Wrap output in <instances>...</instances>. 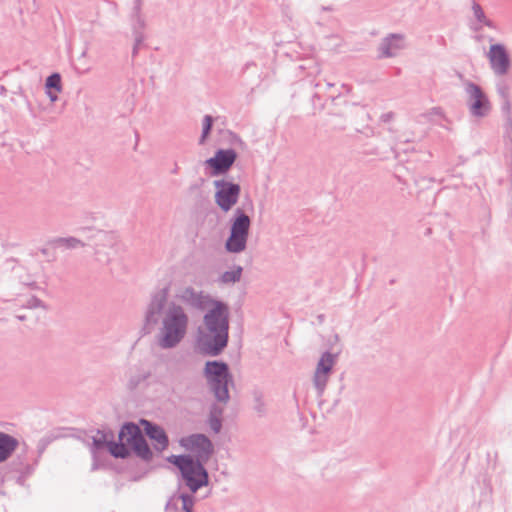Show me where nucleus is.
Here are the masks:
<instances>
[{"instance_id": "nucleus-18", "label": "nucleus", "mask_w": 512, "mask_h": 512, "mask_svg": "<svg viewBox=\"0 0 512 512\" xmlns=\"http://www.w3.org/2000/svg\"><path fill=\"white\" fill-rule=\"evenodd\" d=\"M242 267L237 266L234 267L232 270L225 271L219 278V281L222 284H233L235 282H238L242 275Z\"/></svg>"}, {"instance_id": "nucleus-11", "label": "nucleus", "mask_w": 512, "mask_h": 512, "mask_svg": "<svg viewBox=\"0 0 512 512\" xmlns=\"http://www.w3.org/2000/svg\"><path fill=\"white\" fill-rule=\"evenodd\" d=\"M236 157L237 154L233 149H220L213 157L205 161V166L211 169L212 176L224 174L231 168Z\"/></svg>"}, {"instance_id": "nucleus-13", "label": "nucleus", "mask_w": 512, "mask_h": 512, "mask_svg": "<svg viewBox=\"0 0 512 512\" xmlns=\"http://www.w3.org/2000/svg\"><path fill=\"white\" fill-rule=\"evenodd\" d=\"M405 47L406 43L404 36L400 34H392L381 42L379 51L384 57H393Z\"/></svg>"}, {"instance_id": "nucleus-25", "label": "nucleus", "mask_w": 512, "mask_h": 512, "mask_svg": "<svg viewBox=\"0 0 512 512\" xmlns=\"http://www.w3.org/2000/svg\"><path fill=\"white\" fill-rule=\"evenodd\" d=\"M141 41H142V37L141 36H137V38H136V45L134 47V51L136 50L137 46L140 44Z\"/></svg>"}, {"instance_id": "nucleus-1", "label": "nucleus", "mask_w": 512, "mask_h": 512, "mask_svg": "<svg viewBox=\"0 0 512 512\" xmlns=\"http://www.w3.org/2000/svg\"><path fill=\"white\" fill-rule=\"evenodd\" d=\"M169 294L175 300L200 311L219 302L205 291L196 290L188 283L185 275L174 274L165 287L152 295L145 314L147 323L156 324L159 321L160 312L166 305Z\"/></svg>"}, {"instance_id": "nucleus-14", "label": "nucleus", "mask_w": 512, "mask_h": 512, "mask_svg": "<svg viewBox=\"0 0 512 512\" xmlns=\"http://www.w3.org/2000/svg\"><path fill=\"white\" fill-rule=\"evenodd\" d=\"M146 434L154 441V448L158 451L164 450L168 445V438L160 427L152 425L147 421H144Z\"/></svg>"}, {"instance_id": "nucleus-10", "label": "nucleus", "mask_w": 512, "mask_h": 512, "mask_svg": "<svg viewBox=\"0 0 512 512\" xmlns=\"http://www.w3.org/2000/svg\"><path fill=\"white\" fill-rule=\"evenodd\" d=\"M336 360L337 356L329 352L322 354L319 359L313 377L315 388L319 393L325 390Z\"/></svg>"}, {"instance_id": "nucleus-3", "label": "nucleus", "mask_w": 512, "mask_h": 512, "mask_svg": "<svg viewBox=\"0 0 512 512\" xmlns=\"http://www.w3.org/2000/svg\"><path fill=\"white\" fill-rule=\"evenodd\" d=\"M181 444L186 449L194 452L198 460L194 461L189 456H172L170 461L179 468L187 486L192 493H195L208 482L207 472L200 461H205L209 458L212 452V444L202 434L183 438Z\"/></svg>"}, {"instance_id": "nucleus-23", "label": "nucleus", "mask_w": 512, "mask_h": 512, "mask_svg": "<svg viewBox=\"0 0 512 512\" xmlns=\"http://www.w3.org/2000/svg\"><path fill=\"white\" fill-rule=\"evenodd\" d=\"M499 92L501 93L502 97L505 99L504 109L509 112L510 111V103L507 100L508 97V89L506 87H500Z\"/></svg>"}, {"instance_id": "nucleus-22", "label": "nucleus", "mask_w": 512, "mask_h": 512, "mask_svg": "<svg viewBox=\"0 0 512 512\" xmlns=\"http://www.w3.org/2000/svg\"><path fill=\"white\" fill-rule=\"evenodd\" d=\"M212 124H213V118L210 116V115H206L203 119V123H202V126H203V129H202V135H201V138L199 140V143L200 144H204L210 131H211V128H212Z\"/></svg>"}, {"instance_id": "nucleus-20", "label": "nucleus", "mask_w": 512, "mask_h": 512, "mask_svg": "<svg viewBox=\"0 0 512 512\" xmlns=\"http://www.w3.org/2000/svg\"><path fill=\"white\" fill-rule=\"evenodd\" d=\"M45 88L55 90L56 92H61L62 84H61L60 74L54 73V74L50 75L46 79Z\"/></svg>"}, {"instance_id": "nucleus-24", "label": "nucleus", "mask_w": 512, "mask_h": 512, "mask_svg": "<svg viewBox=\"0 0 512 512\" xmlns=\"http://www.w3.org/2000/svg\"><path fill=\"white\" fill-rule=\"evenodd\" d=\"M58 93L59 92H56L55 90L46 89V94L52 103H54L58 100Z\"/></svg>"}, {"instance_id": "nucleus-15", "label": "nucleus", "mask_w": 512, "mask_h": 512, "mask_svg": "<svg viewBox=\"0 0 512 512\" xmlns=\"http://www.w3.org/2000/svg\"><path fill=\"white\" fill-rule=\"evenodd\" d=\"M194 496L187 494H180L173 496L168 502L166 509L169 511L172 508L183 512H193Z\"/></svg>"}, {"instance_id": "nucleus-2", "label": "nucleus", "mask_w": 512, "mask_h": 512, "mask_svg": "<svg viewBox=\"0 0 512 512\" xmlns=\"http://www.w3.org/2000/svg\"><path fill=\"white\" fill-rule=\"evenodd\" d=\"M229 311L226 304L218 302L207 309L196 335V348L203 354L219 355L228 343Z\"/></svg>"}, {"instance_id": "nucleus-7", "label": "nucleus", "mask_w": 512, "mask_h": 512, "mask_svg": "<svg viewBox=\"0 0 512 512\" xmlns=\"http://www.w3.org/2000/svg\"><path fill=\"white\" fill-rule=\"evenodd\" d=\"M205 377L217 401L226 403L229 399L228 385L232 382L227 364L208 361L205 365Z\"/></svg>"}, {"instance_id": "nucleus-6", "label": "nucleus", "mask_w": 512, "mask_h": 512, "mask_svg": "<svg viewBox=\"0 0 512 512\" xmlns=\"http://www.w3.org/2000/svg\"><path fill=\"white\" fill-rule=\"evenodd\" d=\"M250 227V217L242 209H237L230 219V234L225 242L229 253L239 254L246 250Z\"/></svg>"}, {"instance_id": "nucleus-21", "label": "nucleus", "mask_w": 512, "mask_h": 512, "mask_svg": "<svg viewBox=\"0 0 512 512\" xmlns=\"http://www.w3.org/2000/svg\"><path fill=\"white\" fill-rule=\"evenodd\" d=\"M56 244L59 247L66 248H77L84 246V243L75 237L59 238L56 240Z\"/></svg>"}, {"instance_id": "nucleus-16", "label": "nucleus", "mask_w": 512, "mask_h": 512, "mask_svg": "<svg viewBox=\"0 0 512 512\" xmlns=\"http://www.w3.org/2000/svg\"><path fill=\"white\" fill-rule=\"evenodd\" d=\"M18 446V441L3 432H0V462L8 459Z\"/></svg>"}, {"instance_id": "nucleus-4", "label": "nucleus", "mask_w": 512, "mask_h": 512, "mask_svg": "<svg viewBox=\"0 0 512 512\" xmlns=\"http://www.w3.org/2000/svg\"><path fill=\"white\" fill-rule=\"evenodd\" d=\"M160 318L158 345L163 349L176 347L185 338L189 327L190 320L185 308L176 302H170L160 312Z\"/></svg>"}, {"instance_id": "nucleus-19", "label": "nucleus", "mask_w": 512, "mask_h": 512, "mask_svg": "<svg viewBox=\"0 0 512 512\" xmlns=\"http://www.w3.org/2000/svg\"><path fill=\"white\" fill-rule=\"evenodd\" d=\"M221 414L222 408L214 406L213 409L211 410L210 426L212 430L216 433H218L221 429Z\"/></svg>"}, {"instance_id": "nucleus-9", "label": "nucleus", "mask_w": 512, "mask_h": 512, "mask_svg": "<svg viewBox=\"0 0 512 512\" xmlns=\"http://www.w3.org/2000/svg\"><path fill=\"white\" fill-rule=\"evenodd\" d=\"M466 93L471 114L477 117L487 115L490 111V103L482 89L478 85L469 82L466 84Z\"/></svg>"}, {"instance_id": "nucleus-8", "label": "nucleus", "mask_w": 512, "mask_h": 512, "mask_svg": "<svg viewBox=\"0 0 512 512\" xmlns=\"http://www.w3.org/2000/svg\"><path fill=\"white\" fill-rule=\"evenodd\" d=\"M215 193L214 201L222 212H229L238 202L241 188L240 185L231 181L220 179L213 182Z\"/></svg>"}, {"instance_id": "nucleus-5", "label": "nucleus", "mask_w": 512, "mask_h": 512, "mask_svg": "<svg viewBox=\"0 0 512 512\" xmlns=\"http://www.w3.org/2000/svg\"><path fill=\"white\" fill-rule=\"evenodd\" d=\"M119 440L120 444H116L108 441L105 435H101L95 438V443L97 446L107 443L109 451L115 457L124 458L132 450L143 459L150 458V448L137 425L133 423L124 425L119 433Z\"/></svg>"}, {"instance_id": "nucleus-12", "label": "nucleus", "mask_w": 512, "mask_h": 512, "mask_svg": "<svg viewBox=\"0 0 512 512\" xmlns=\"http://www.w3.org/2000/svg\"><path fill=\"white\" fill-rule=\"evenodd\" d=\"M488 59L495 74L505 75L509 71L510 59L503 45H491L488 52Z\"/></svg>"}, {"instance_id": "nucleus-17", "label": "nucleus", "mask_w": 512, "mask_h": 512, "mask_svg": "<svg viewBox=\"0 0 512 512\" xmlns=\"http://www.w3.org/2000/svg\"><path fill=\"white\" fill-rule=\"evenodd\" d=\"M472 10H473L474 17L476 19V29L477 30L481 29L483 26H487L489 28H495L494 23L486 17L482 7L478 3H476V2L473 3Z\"/></svg>"}]
</instances>
